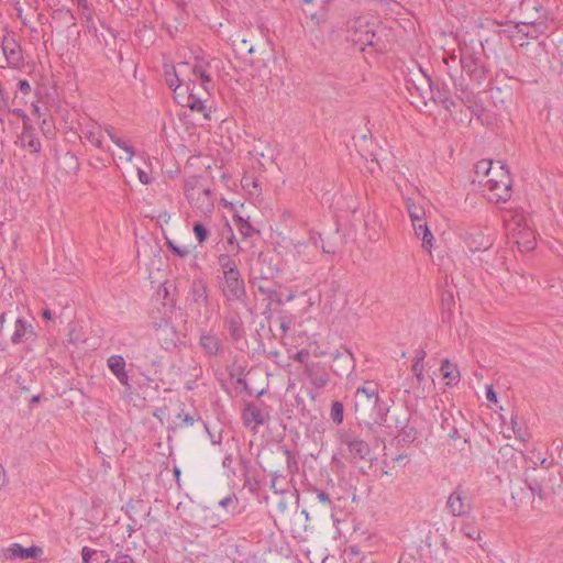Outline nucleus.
<instances>
[{
  "mask_svg": "<svg viewBox=\"0 0 563 563\" xmlns=\"http://www.w3.org/2000/svg\"><path fill=\"white\" fill-rule=\"evenodd\" d=\"M484 191L489 201L506 202L512 195V179L506 166L498 161L494 175L483 183Z\"/></svg>",
  "mask_w": 563,
  "mask_h": 563,
  "instance_id": "nucleus-1",
  "label": "nucleus"
},
{
  "mask_svg": "<svg viewBox=\"0 0 563 563\" xmlns=\"http://www.w3.org/2000/svg\"><path fill=\"white\" fill-rule=\"evenodd\" d=\"M202 176L191 175L185 179L184 192L192 207L210 210L213 208L211 190Z\"/></svg>",
  "mask_w": 563,
  "mask_h": 563,
  "instance_id": "nucleus-2",
  "label": "nucleus"
},
{
  "mask_svg": "<svg viewBox=\"0 0 563 563\" xmlns=\"http://www.w3.org/2000/svg\"><path fill=\"white\" fill-rule=\"evenodd\" d=\"M378 385L366 380L354 394V413L360 422L368 423L369 411L376 406L378 399Z\"/></svg>",
  "mask_w": 563,
  "mask_h": 563,
  "instance_id": "nucleus-3",
  "label": "nucleus"
},
{
  "mask_svg": "<svg viewBox=\"0 0 563 563\" xmlns=\"http://www.w3.org/2000/svg\"><path fill=\"white\" fill-rule=\"evenodd\" d=\"M336 438L339 444L346 448L347 455L345 457L351 462L355 463L369 459L372 452L369 444L354 431L341 429L338 431Z\"/></svg>",
  "mask_w": 563,
  "mask_h": 563,
  "instance_id": "nucleus-4",
  "label": "nucleus"
},
{
  "mask_svg": "<svg viewBox=\"0 0 563 563\" xmlns=\"http://www.w3.org/2000/svg\"><path fill=\"white\" fill-rule=\"evenodd\" d=\"M551 481V474L547 468L538 470L537 467H528L525 472V483L533 496L544 498L551 490L548 482Z\"/></svg>",
  "mask_w": 563,
  "mask_h": 563,
  "instance_id": "nucleus-5",
  "label": "nucleus"
},
{
  "mask_svg": "<svg viewBox=\"0 0 563 563\" xmlns=\"http://www.w3.org/2000/svg\"><path fill=\"white\" fill-rule=\"evenodd\" d=\"M221 290L227 301H243L245 299V284L240 271L223 275Z\"/></svg>",
  "mask_w": 563,
  "mask_h": 563,
  "instance_id": "nucleus-6",
  "label": "nucleus"
},
{
  "mask_svg": "<svg viewBox=\"0 0 563 563\" xmlns=\"http://www.w3.org/2000/svg\"><path fill=\"white\" fill-rule=\"evenodd\" d=\"M243 426L253 432H257L261 426L267 423L271 419L269 412L260 408L255 402L245 404L241 412Z\"/></svg>",
  "mask_w": 563,
  "mask_h": 563,
  "instance_id": "nucleus-7",
  "label": "nucleus"
},
{
  "mask_svg": "<svg viewBox=\"0 0 563 563\" xmlns=\"http://www.w3.org/2000/svg\"><path fill=\"white\" fill-rule=\"evenodd\" d=\"M198 345L203 355L208 358L217 357L224 351L222 340L212 330H203L200 332Z\"/></svg>",
  "mask_w": 563,
  "mask_h": 563,
  "instance_id": "nucleus-8",
  "label": "nucleus"
},
{
  "mask_svg": "<svg viewBox=\"0 0 563 563\" xmlns=\"http://www.w3.org/2000/svg\"><path fill=\"white\" fill-rule=\"evenodd\" d=\"M285 457L287 474L294 476L299 471L298 453L291 451L287 445H278L276 451L269 452V466H275Z\"/></svg>",
  "mask_w": 563,
  "mask_h": 563,
  "instance_id": "nucleus-9",
  "label": "nucleus"
},
{
  "mask_svg": "<svg viewBox=\"0 0 563 563\" xmlns=\"http://www.w3.org/2000/svg\"><path fill=\"white\" fill-rule=\"evenodd\" d=\"M156 339L165 351H172L177 346L178 335L176 328L166 319L153 323Z\"/></svg>",
  "mask_w": 563,
  "mask_h": 563,
  "instance_id": "nucleus-10",
  "label": "nucleus"
},
{
  "mask_svg": "<svg viewBox=\"0 0 563 563\" xmlns=\"http://www.w3.org/2000/svg\"><path fill=\"white\" fill-rule=\"evenodd\" d=\"M303 374L317 390L328 386L331 380L327 366L320 362L306 363L303 366Z\"/></svg>",
  "mask_w": 563,
  "mask_h": 563,
  "instance_id": "nucleus-11",
  "label": "nucleus"
},
{
  "mask_svg": "<svg viewBox=\"0 0 563 563\" xmlns=\"http://www.w3.org/2000/svg\"><path fill=\"white\" fill-rule=\"evenodd\" d=\"M462 69L474 80L482 81L486 77L485 68L481 60L467 48H462L459 57Z\"/></svg>",
  "mask_w": 563,
  "mask_h": 563,
  "instance_id": "nucleus-12",
  "label": "nucleus"
},
{
  "mask_svg": "<svg viewBox=\"0 0 563 563\" xmlns=\"http://www.w3.org/2000/svg\"><path fill=\"white\" fill-rule=\"evenodd\" d=\"M446 506L453 516H465L472 510V500L468 494L459 486L449 496Z\"/></svg>",
  "mask_w": 563,
  "mask_h": 563,
  "instance_id": "nucleus-13",
  "label": "nucleus"
},
{
  "mask_svg": "<svg viewBox=\"0 0 563 563\" xmlns=\"http://www.w3.org/2000/svg\"><path fill=\"white\" fill-rule=\"evenodd\" d=\"M223 328L228 331L233 343L242 341L246 335L244 321L236 310H230L225 313L223 317Z\"/></svg>",
  "mask_w": 563,
  "mask_h": 563,
  "instance_id": "nucleus-14",
  "label": "nucleus"
},
{
  "mask_svg": "<svg viewBox=\"0 0 563 563\" xmlns=\"http://www.w3.org/2000/svg\"><path fill=\"white\" fill-rule=\"evenodd\" d=\"M354 368L355 360L352 352L346 347H342V350L336 351L333 356L332 372L336 376L342 377L344 375H350Z\"/></svg>",
  "mask_w": 563,
  "mask_h": 563,
  "instance_id": "nucleus-15",
  "label": "nucleus"
},
{
  "mask_svg": "<svg viewBox=\"0 0 563 563\" xmlns=\"http://www.w3.org/2000/svg\"><path fill=\"white\" fill-rule=\"evenodd\" d=\"M210 64L208 62L197 59L192 66V78H190V81H192L194 84L199 80L201 87L203 88L208 96H210L211 91L214 89L213 79L208 70Z\"/></svg>",
  "mask_w": 563,
  "mask_h": 563,
  "instance_id": "nucleus-16",
  "label": "nucleus"
},
{
  "mask_svg": "<svg viewBox=\"0 0 563 563\" xmlns=\"http://www.w3.org/2000/svg\"><path fill=\"white\" fill-rule=\"evenodd\" d=\"M36 338L32 323L19 317L14 323V331L11 335V343L14 345L26 343Z\"/></svg>",
  "mask_w": 563,
  "mask_h": 563,
  "instance_id": "nucleus-17",
  "label": "nucleus"
},
{
  "mask_svg": "<svg viewBox=\"0 0 563 563\" xmlns=\"http://www.w3.org/2000/svg\"><path fill=\"white\" fill-rule=\"evenodd\" d=\"M2 52L10 66L20 67L23 64L22 48L15 38L4 37L2 41Z\"/></svg>",
  "mask_w": 563,
  "mask_h": 563,
  "instance_id": "nucleus-18",
  "label": "nucleus"
},
{
  "mask_svg": "<svg viewBox=\"0 0 563 563\" xmlns=\"http://www.w3.org/2000/svg\"><path fill=\"white\" fill-rule=\"evenodd\" d=\"M388 407L384 401H380V399H377V404L375 407L372 408L369 411V416L367 418L368 423H365L369 430L376 432L375 428H390V426L387 423V415H388Z\"/></svg>",
  "mask_w": 563,
  "mask_h": 563,
  "instance_id": "nucleus-19",
  "label": "nucleus"
},
{
  "mask_svg": "<svg viewBox=\"0 0 563 563\" xmlns=\"http://www.w3.org/2000/svg\"><path fill=\"white\" fill-rule=\"evenodd\" d=\"M43 553L42 548L37 545H32L29 548H23L19 543H13L4 551V558L9 560H27V559H36Z\"/></svg>",
  "mask_w": 563,
  "mask_h": 563,
  "instance_id": "nucleus-20",
  "label": "nucleus"
},
{
  "mask_svg": "<svg viewBox=\"0 0 563 563\" xmlns=\"http://www.w3.org/2000/svg\"><path fill=\"white\" fill-rule=\"evenodd\" d=\"M19 142L23 148H27L32 154H37L42 150L41 142L35 133V128L31 122L23 125L22 132L19 135Z\"/></svg>",
  "mask_w": 563,
  "mask_h": 563,
  "instance_id": "nucleus-21",
  "label": "nucleus"
},
{
  "mask_svg": "<svg viewBox=\"0 0 563 563\" xmlns=\"http://www.w3.org/2000/svg\"><path fill=\"white\" fill-rule=\"evenodd\" d=\"M189 294H190L192 302L195 305H198V306L202 305L206 308L210 307L211 302H210V297H209V292H208V287H207V284L202 279H194L192 280V283L190 285Z\"/></svg>",
  "mask_w": 563,
  "mask_h": 563,
  "instance_id": "nucleus-22",
  "label": "nucleus"
},
{
  "mask_svg": "<svg viewBox=\"0 0 563 563\" xmlns=\"http://www.w3.org/2000/svg\"><path fill=\"white\" fill-rule=\"evenodd\" d=\"M111 373L117 377L121 385L130 388L129 375L125 371V360L122 355H112L107 361Z\"/></svg>",
  "mask_w": 563,
  "mask_h": 563,
  "instance_id": "nucleus-23",
  "label": "nucleus"
},
{
  "mask_svg": "<svg viewBox=\"0 0 563 563\" xmlns=\"http://www.w3.org/2000/svg\"><path fill=\"white\" fill-rule=\"evenodd\" d=\"M405 208L407 213L411 220L412 228L415 230L416 236L419 239L422 233V223L420 211H422V207L417 205L411 198H407L405 200Z\"/></svg>",
  "mask_w": 563,
  "mask_h": 563,
  "instance_id": "nucleus-24",
  "label": "nucleus"
},
{
  "mask_svg": "<svg viewBox=\"0 0 563 563\" xmlns=\"http://www.w3.org/2000/svg\"><path fill=\"white\" fill-rule=\"evenodd\" d=\"M431 91V100L434 103H440L445 107V109L450 108L452 101L450 100V91L446 87H441L434 84L430 78H427Z\"/></svg>",
  "mask_w": 563,
  "mask_h": 563,
  "instance_id": "nucleus-25",
  "label": "nucleus"
},
{
  "mask_svg": "<svg viewBox=\"0 0 563 563\" xmlns=\"http://www.w3.org/2000/svg\"><path fill=\"white\" fill-rule=\"evenodd\" d=\"M290 481H287V474H284L279 470L272 472L271 489L274 494H286L289 489Z\"/></svg>",
  "mask_w": 563,
  "mask_h": 563,
  "instance_id": "nucleus-26",
  "label": "nucleus"
},
{
  "mask_svg": "<svg viewBox=\"0 0 563 563\" xmlns=\"http://www.w3.org/2000/svg\"><path fill=\"white\" fill-rule=\"evenodd\" d=\"M440 372L442 374L443 379H445L446 385L451 386L460 382L461 375L456 365L450 363L448 360H444L442 362Z\"/></svg>",
  "mask_w": 563,
  "mask_h": 563,
  "instance_id": "nucleus-27",
  "label": "nucleus"
},
{
  "mask_svg": "<svg viewBox=\"0 0 563 563\" xmlns=\"http://www.w3.org/2000/svg\"><path fill=\"white\" fill-rule=\"evenodd\" d=\"M497 168V163H494L489 159H482L475 165V175L478 178V181L483 185V183L494 175V170Z\"/></svg>",
  "mask_w": 563,
  "mask_h": 563,
  "instance_id": "nucleus-28",
  "label": "nucleus"
},
{
  "mask_svg": "<svg viewBox=\"0 0 563 563\" xmlns=\"http://www.w3.org/2000/svg\"><path fill=\"white\" fill-rule=\"evenodd\" d=\"M200 417L197 412L188 413L183 409L180 412L176 415V419L174 420V426H172V430L181 429L185 427H192L196 421H198Z\"/></svg>",
  "mask_w": 563,
  "mask_h": 563,
  "instance_id": "nucleus-29",
  "label": "nucleus"
},
{
  "mask_svg": "<svg viewBox=\"0 0 563 563\" xmlns=\"http://www.w3.org/2000/svg\"><path fill=\"white\" fill-rule=\"evenodd\" d=\"M241 186L250 196L258 197L262 194V186L258 179L252 175H243Z\"/></svg>",
  "mask_w": 563,
  "mask_h": 563,
  "instance_id": "nucleus-30",
  "label": "nucleus"
},
{
  "mask_svg": "<svg viewBox=\"0 0 563 563\" xmlns=\"http://www.w3.org/2000/svg\"><path fill=\"white\" fill-rule=\"evenodd\" d=\"M517 244L521 251L529 252L536 246V235L529 229L519 232Z\"/></svg>",
  "mask_w": 563,
  "mask_h": 563,
  "instance_id": "nucleus-31",
  "label": "nucleus"
},
{
  "mask_svg": "<svg viewBox=\"0 0 563 563\" xmlns=\"http://www.w3.org/2000/svg\"><path fill=\"white\" fill-rule=\"evenodd\" d=\"M529 26L525 36L529 38H538L541 34H544L548 30V23L545 20L528 21Z\"/></svg>",
  "mask_w": 563,
  "mask_h": 563,
  "instance_id": "nucleus-32",
  "label": "nucleus"
},
{
  "mask_svg": "<svg viewBox=\"0 0 563 563\" xmlns=\"http://www.w3.org/2000/svg\"><path fill=\"white\" fill-rule=\"evenodd\" d=\"M233 256L234 255L230 253L220 254L218 256V263L222 269L223 275H228L231 272L233 273L235 271H239L238 264Z\"/></svg>",
  "mask_w": 563,
  "mask_h": 563,
  "instance_id": "nucleus-33",
  "label": "nucleus"
},
{
  "mask_svg": "<svg viewBox=\"0 0 563 563\" xmlns=\"http://www.w3.org/2000/svg\"><path fill=\"white\" fill-rule=\"evenodd\" d=\"M330 2V0H322L321 12L318 13L309 8H302L303 13L308 16L314 24L320 25L325 22L327 13L325 5Z\"/></svg>",
  "mask_w": 563,
  "mask_h": 563,
  "instance_id": "nucleus-34",
  "label": "nucleus"
},
{
  "mask_svg": "<svg viewBox=\"0 0 563 563\" xmlns=\"http://www.w3.org/2000/svg\"><path fill=\"white\" fill-rule=\"evenodd\" d=\"M234 221L238 225V229L240 233L244 238H252L255 234H258L260 232L250 223L249 220L243 219L240 216H234Z\"/></svg>",
  "mask_w": 563,
  "mask_h": 563,
  "instance_id": "nucleus-35",
  "label": "nucleus"
},
{
  "mask_svg": "<svg viewBox=\"0 0 563 563\" xmlns=\"http://www.w3.org/2000/svg\"><path fill=\"white\" fill-rule=\"evenodd\" d=\"M243 486L251 494L258 495L261 490V481L257 477V471L250 473V475L243 476Z\"/></svg>",
  "mask_w": 563,
  "mask_h": 563,
  "instance_id": "nucleus-36",
  "label": "nucleus"
},
{
  "mask_svg": "<svg viewBox=\"0 0 563 563\" xmlns=\"http://www.w3.org/2000/svg\"><path fill=\"white\" fill-rule=\"evenodd\" d=\"M255 287L257 291L267 299L273 300L274 295H276V289L268 278H260L258 283L255 284Z\"/></svg>",
  "mask_w": 563,
  "mask_h": 563,
  "instance_id": "nucleus-37",
  "label": "nucleus"
},
{
  "mask_svg": "<svg viewBox=\"0 0 563 563\" xmlns=\"http://www.w3.org/2000/svg\"><path fill=\"white\" fill-rule=\"evenodd\" d=\"M330 418L335 424H341L344 418V406L341 401L334 400L331 404Z\"/></svg>",
  "mask_w": 563,
  "mask_h": 563,
  "instance_id": "nucleus-38",
  "label": "nucleus"
},
{
  "mask_svg": "<svg viewBox=\"0 0 563 563\" xmlns=\"http://www.w3.org/2000/svg\"><path fill=\"white\" fill-rule=\"evenodd\" d=\"M82 134L85 137L97 148H103L102 146V135L99 131L96 130L95 126H91V129L82 130Z\"/></svg>",
  "mask_w": 563,
  "mask_h": 563,
  "instance_id": "nucleus-39",
  "label": "nucleus"
},
{
  "mask_svg": "<svg viewBox=\"0 0 563 563\" xmlns=\"http://www.w3.org/2000/svg\"><path fill=\"white\" fill-rule=\"evenodd\" d=\"M165 245L168 251H170L175 256L179 258H185L189 255L190 251L186 246H179L177 245L173 240L167 239L165 241Z\"/></svg>",
  "mask_w": 563,
  "mask_h": 563,
  "instance_id": "nucleus-40",
  "label": "nucleus"
},
{
  "mask_svg": "<svg viewBox=\"0 0 563 563\" xmlns=\"http://www.w3.org/2000/svg\"><path fill=\"white\" fill-rule=\"evenodd\" d=\"M192 111L205 112L206 106L200 97H197L192 91L187 98V104Z\"/></svg>",
  "mask_w": 563,
  "mask_h": 563,
  "instance_id": "nucleus-41",
  "label": "nucleus"
},
{
  "mask_svg": "<svg viewBox=\"0 0 563 563\" xmlns=\"http://www.w3.org/2000/svg\"><path fill=\"white\" fill-rule=\"evenodd\" d=\"M194 234L197 239V241L202 244L205 243L209 238V230L201 223V222H195L192 228Z\"/></svg>",
  "mask_w": 563,
  "mask_h": 563,
  "instance_id": "nucleus-42",
  "label": "nucleus"
},
{
  "mask_svg": "<svg viewBox=\"0 0 563 563\" xmlns=\"http://www.w3.org/2000/svg\"><path fill=\"white\" fill-rule=\"evenodd\" d=\"M228 230L230 232V236L227 240L225 251H227V253L238 255L241 251V246H240L239 242L236 241L231 227H228Z\"/></svg>",
  "mask_w": 563,
  "mask_h": 563,
  "instance_id": "nucleus-43",
  "label": "nucleus"
},
{
  "mask_svg": "<svg viewBox=\"0 0 563 563\" xmlns=\"http://www.w3.org/2000/svg\"><path fill=\"white\" fill-rule=\"evenodd\" d=\"M461 532L471 540L479 539V530L471 523H465L461 527Z\"/></svg>",
  "mask_w": 563,
  "mask_h": 563,
  "instance_id": "nucleus-44",
  "label": "nucleus"
},
{
  "mask_svg": "<svg viewBox=\"0 0 563 563\" xmlns=\"http://www.w3.org/2000/svg\"><path fill=\"white\" fill-rule=\"evenodd\" d=\"M112 142L128 154L126 161H132L135 154L133 146L129 145L124 140H122L119 136H117Z\"/></svg>",
  "mask_w": 563,
  "mask_h": 563,
  "instance_id": "nucleus-45",
  "label": "nucleus"
},
{
  "mask_svg": "<svg viewBox=\"0 0 563 563\" xmlns=\"http://www.w3.org/2000/svg\"><path fill=\"white\" fill-rule=\"evenodd\" d=\"M165 79L168 87L173 90H176L181 86V80L179 79L175 70L173 73L166 71Z\"/></svg>",
  "mask_w": 563,
  "mask_h": 563,
  "instance_id": "nucleus-46",
  "label": "nucleus"
},
{
  "mask_svg": "<svg viewBox=\"0 0 563 563\" xmlns=\"http://www.w3.org/2000/svg\"><path fill=\"white\" fill-rule=\"evenodd\" d=\"M311 492L316 494L317 499L322 503L325 507L331 508L332 507V500L330 495L321 489H318L316 487L311 488Z\"/></svg>",
  "mask_w": 563,
  "mask_h": 563,
  "instance_id": "nucleus-47",
  "label": "nucleus"
},
{
  "mask_svg": "<svg viewBox=\"0 0 563 563\" xmlns=\"http://www.w3.org/2000/svg\"><path fill=\"white\" fill-rule=\"evenodd\" d=\"M13 8L14 10L16 11V16L18 19L21 21V23L23 24V26H26L29 27L32 32L36 31L34 27L30 26L29 24V20L24 16L23 14V8L20 3L19 0H14L13 2Z\"/></svg>",
  "mask_w": 563,
  "mask_h": 563,
  "instance_id": "nucleus-48",
  "label": "nucleus"
},
{
  "mask_svg": "<svg viewBox=\"0 0 563 563\" xmlns=\"http://www.w3.org/2000/svg\"><path fill=\"white\" fill-rule=\"evenodd\" d=\"M239 463L243 471V476L250 475V473H254L256 471V468L253 467L251 460L242 454L239 457Z\"/></svg>",
  "mask_w": 563,
  "mask_h": 563,
  "instance_id": "nucleus-49",
  "label": "nucleus"
},
{
  "mask_svg": "<svg viewBox=\"0 0 563 563\" xmlns=\"http://www.w3.org/2000/svg\"><path fill=\"white\" fill-rule=\"evenodd\" d=\"M95 551L96 550H93V549H91L89 547H84L81 549L82 563H95L93 562Z\"/></svg>",
  "mask_w": 563,
  "mask_h": 563,
  "instance_id": "nucleus-50",
  "label": "nucleus"
},
{
  "mask_svg": "<svg viewBox=\"0 0 563 563\" xmlns=\"http://www.w3.org/2000/svg\"><path fill=\"white\" fill-rule=\"evenodd\" d=\"M422 356H416V362L412 364V373L416 376L418 383L422 378V365H421Z\"/></svg>",
  "mask_w": 563,
  "mask_h": 563,
  "instance_id": "nucleus-51",
  "label": "nucleus"
},
{
  "mask_svg": "<svg viewBox=\"0 0 563 563\" xmlns=\"http://www.w3.org/2000/svg\"><path fill=\"white\" fill-rule=\"evenodd\" d=\"M40 128L46 137H51L55 134L54 128L47 119H43V121L40 124Z\"/></svg>",
  "mask_w": 563,
  "mask_h": 563,
  "instance_id": "nucleus-52",
  "label": "nucleus"
},
{
  "mask_svg": "<svg viewBox=\"0 0 563 563\" xmlns=\"http://www.w3.org/2000/svg\"><path fill=\"white\" fill-rule=\"evenodd\" d=\"M9 111V97L3 90L0 91V115L5 114Z\"/></svg>",
  "mask_w": 563,
  "mask_h": 563,
  "instance_id": "nucleus-53",
  "label": "nucleus"
},
{
  "mask_svg": "<svg viewBox=\"0 0 563 563\" xmlns=\"http://www.w3.org/2000/svg\"><path fill=\"white\" fill-rule=\"evenodd\" d=\"M5 113L21 118L23 125H26V123L31 122V119L22 109H12L11 110L9 108V111H7Z\"/></svg>",
  "mask_w": 563,
  "mask_h": 563,
  "instance_id": "nucleus-54",
  "label": "nucleus"
},
{
  "mask_svg": "<svg viewBox=\"0 0 563 563\" xmlns=\"http://www.w3.org/2000/svg\"><path fill=\"white\" fill-rule=\"evenodd\" d=\"M93 562L95 563H110L111 560L109 558V554L106 551L96 550L95 551Z\"/></svg>",
  "mask_w": 563,
  "mask_h": 563,
  "instance_id": "nucleus-55",
  "label": "nucleus"
},
{
  "mask_svg": "<svg viewBox=\"0 0 563 563\" xmlns=\"http://www.w3.org/2000/svg\"><path fill=\"white\" fill-rule=\"evenodd\" d=\"M233 464H234V459H233L232 454L225 455L222 461V466L224 468H227L232 475H235L236 471H235Z\"/></svg>",
  "mask_w": 563,
  "mask_h": 563,
  "instance_id": "nucleus-56",
  "label": "nucleus"
},
{
  "mask_svg": "<svg viewBox=\"0 0 563 563\" xmlns=\"http://www.w3.org/2000/svg\"><path fill=\"white\" fill-rule=\"evenodd\" d=\"M407 90H408V92H409L411 98H415L416 96H418V97L421 96L420 87L415 81H412L411 79L407 80Z\"/></svg>",
  "mask_w": 563,
  "mask_h": 563,
  "instance_id": "nucleus-57",
  "label": "nucleus"
},
{
  "mask_svg": "<svg viewBox=\"0 0 563 563\" xmlns=\"http://www.w3.org/2000/svg\"><path fill=\"white\" fill-rule=\"evenodd\" d=\"M309 351L306 350V349H302V350H299L295 356H294V360L306 365V363H308V357H309Z\"/></svg>",
  "mask_w": 563,
  "mask_h": 563,
  "instance_id": "nucleus-58",
  "label": "nucleus"
},
{
  "mask_svg": "<svg viewBox=\"0 0 563 563\" xmlns=\"http://www.w3.org/2000/svg\"><path fill=\"white\" fill-rule=\"evenodd\" d=\"M18 89L23 95H29L31 92V85L26 79H21L18 82Z\"/></svg>",
  "mask_w": 563,
  "mask_h": 563,
  "instance_id": "nucleus-59",
  "label": "nucleus"
},
{
  "mask_svg": "<svg viewBox=\"0 0 563 563\" xmlns=\"http://www.w3.org/2000/svg\"><path fill=\"white\" fill-rule=\"evenodd\" d=\"M530 461L533 464L532 467H537L538 464L544 465L547 463V459L545 457H542L540 454H536L534 452H532Z\"/></svg>",
  "mask_w": 563,
  "mask_h": 563,
  "instance_id": "nucleus-60",
  "label": "nucleus"
},
{
  "mask_svg": "<svg viewBox=\"0 0 563 563\" xmlns=\"http://www.w3.org/2000/svg\"><path fill=\"white\" fill-rule=\"evenodd\" d=\"M113 563H136V562L134 561V559H132L128 554H120L114 559Z\"/></svg>",
  "mask_w": 563,
  "mask_h": 563,
  "instance_id": "nucleus-61",
  "label": "nucleus"
},
{
  "mask_svg": "<svg viewBox=\"0 0 563 563\" xmlns=\"http://www.w3.org/2000/svg\"><path fill=\"white\" fill-rule=\"evenodd\" d=\"M137 176H139V180L142 184L147 185L151 183V178L143 169H140V168L137 169Z\"/></svg>",
  "mask_w": 563,
  "mask_h": 563,
  "instance_id": "nucleus-62",
  "label": "nucleus"
},
{
  "mask_svg": "<svg viewBox=\"0 0 563 563\" xmlns=\"http://www.w3.org/2000/svg\"><path fill=\"white\" fill-rule=\"evenodd\" d=\"M486 398H487L488 401H492V402H496L497 401V396H496V393L493 389V386H487L486 387Z\"/></svg>",
  "mask_w": 563,
  "mask_h": 563,
  "instance_id": "nucleus-63",
  "label": "nucleus"
},
{
  "mask_svg": "<svg viewBox=\"0 0 563 563\" xmlns=\"http://www.w3.org/2000/svg\"><path fill=\"white\" fill-rule=\"evenodd\" d=\"M399 563H420V562L411 555H408V556L404 555L400 558Z\"/></svg>",
  "mask_w": 563,
  "mask_h": 563,
  "instance_id": "nucleus-64",
  "label": "nucleus"
}]
</instances>
